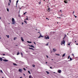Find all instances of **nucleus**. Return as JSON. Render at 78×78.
I'll return each mask as SVG.
<instances>
[{
    "label": "nucleus",
    "instance_id": "1",
    "mask_svg": "<svg viewBox=\"0 0 78 78\" xmlns=\"http://www.w3.org/2000/svg\"><path fill=\"white\" fill-rule=\"evenodd\" d=\"M66 37H67V35H66V34H65V36L63 38V41H61V45H62L63 44V45H65V43L66 42V41H64V39Z\"/></svg>",
    "mask_w": 78,
    "mask_h": 78
},
{
    "label": "nucleus",
    "instance_id": "2",
    "mask_svg": "<svg viewBox=\"0 0 78 78\" xmlns=\"http://www.w3.org/2000/svg\"><path fill=\"white\" fill-rule=\"evenodd\" d=\"M12 24H13V25H14V24L16 23V22L15 21V20H14V19L13 18L12 19Z\"/></svg>",
    "mask_w": 78,
    "mask_h": 78
},
{
    "label": "nucleus",
    "instance_id": "3",
    "mask_svg": "<svg viewBox=\"0 0 78 78\" xmlns=\"http://www.w3.org/2000/svg\"><path fill=\"white\" fill-rule=\"evenodd\" d=\"M46 37H44V39H50V38H49V37L48 36Z\"/></svg>",
    "mask_w": 78,
    "mask_h": 78
},
{
    "label": "nucleus",
    "instance_id": "4",
    "mask_svg": "<svg viewBox=\"0 0 78 78\" xmlns=\"http://www.w3.org/2000/svg\"><path fill=\"white\" fill-rule=\"evenodd\" d=\"M19 72H20L21 73H22V69H19Z\"/></svg>",
    "mask_w": 78,
    "mask_h": 78
},
{
    "label": "nucleus",
    "instance_id": "5",
    "mask_svg": "<svg viewBox=\"0 0 78 78\" xmlns=\"http://www.w3.org/2000/svg\"><path fill=\"white\" fill-rule=\"evenodd\" d=\"M69 58L70 59V60H69V61H72V58H71V57L70 58V56L69 55Z\"/></svg>",
    "mask_w": 78,
    "mask_h": 78
},
{
    "label": "nucleus",
    "instance_id": "6",
    "mask_svg": "<svg viewBox=\"0 0 78 78\" xmlns=\"http://www.w3.org/2000/svg\"><path fill=\"white\" fill-rule=\"evenodd\" d=\"M58 72L59 73H61V70H59L58 71Z\"/></svg>",
    "mask_w": 78,
    "mask_h": 78
},
{
    "label": "nucleus",
    "instance_id": "7",
    "mask_svg": "<svg viewBox=\"0 0 78 78\" xmlns=\"http://www.w3.org/2000/svg\"><path fill=\"white\" fill-rule=\"evenodd\" d=\"M3 61L5 62H7V61H8V60L6 59H3Z\"/></svg>",
    "mask_w": 78,
    "mask_h": 78
},
{
    "label": "nucleus",
    "instance_id": "8",
    "mask_svg": "<svg viewBox=\"0 0 78 78\" xmlns=\"http://www.w3.org/2000/svg\"><path fill=\"white\" fill-rule=\"evenodd\" d=\"M43 36L42 35H40L39 37H38V38H40V37H43Z\"/></svg>",
    "mask_w": 78,
    "mask_h": 78
},
{
    "label": "nucleus",
    "instance_id": "9",
    "mask_svg": "<svg viewBox=\"0 0 78 78\" xmlns=\"http://www.w3.org/2000/svg\"><path fill=\"white\" fill-rule=\"evenodd\" d=\"M64 2L65 3H67V1L65 0L64 1Z\"/></svg>",
    "mask_w": 78,
    "mask_h": 78
},
{
    "label": "nucleus",
    "instance_id": "10",
    "mask_svg": "<svg viewBox=\"0 0 78 78\" xmlns=\"http://www.w3.org/2000/svg\"><path fill=\"white\" fill-rule=\"evenodd\" d=\"M21 40L22 41H23H23H24V40L23 39V37H21Z\"/></svg>",
    "mask_w": 78,
    "mask_h": 78
},
{
    "label": "nucleus",
    "instance_id": "11",
    "mask_svg": "<svg viewBox=\"0 0 78 78\" xmlns=\"http://www.w3.org/2000/svg\"><path fill=\"white\" fill-rule=\"evenodd\" d=\"M65 55H66V53L64 54L62 56V57H63H63H64V56H65Z\"/></svg>",
    "mask_w": 78,
    "mask_h": 78
},
{
    "label": "nucleus",
    "instance_id": "12",
    "mask_svg": "<svg viewBox=\"0 0 78 78\" xmlns=\"http://www.w3.org/2000/svg\"><path fill=\"white\" fill-rule=\"evenodd\" d=\"M30 47H32V48H34V47L33 46V45H31L30 46Z\"/></svg>",
    "mask_w": 78,
    "mask_h": 78
},
{
    "label": "nucleus",
    "instance_id": "13",
    "mask_svg": "<svg viewBox=\"0 0 78 78\" xmlns=\"http://www.w3.org/2000/svg\"><path fill=\"white\" fill-rule=\"evenodd\" d=\"M0 60L1 61H3V58H0Z\"/></svg>",
    "mask_w": 78,
    "mask_h": 78
},
{
    "label": "nucleus",
    "instance_id": "14",
    "mask_svg": "<svg viewBox=\"0 0 78 78\" xmlns=\"http://www.w3.org/2000/svg\"><path fill=\"white\" fill-rule=\"evenodd\" d=\"M46 73H47V74H49V73H50L49 72H48V71H46Z\"/></svg>",
    "mask_w": 78,
    "mask_h": 78
},
{
    "label": "nucleus",
    "instance_id": "15",
    "mask_svg": "<svg viewBox=\"0 0 78 78\" xmlns=\"http://www.w3.org/2000/svg\"><path fill=\"white\" fill-rule=\"evenodd\" d=\"M56 51V49H53V51L55 52V51Z\"/></svg>",
    "mask_w": 78,
    "mask_h": 78
},
{
    "label": "nucleus",
    "instance_id": "16",
    "mask_svg": "<svg viewBox=\"0 0 78 78\" xmlns=\"http://www.w3.org/2000/svg\"><path fill=\"white\" fill-rule=\"evenodd\" d=\"M27 42L28 43H32L31 42V41H27Z\"/></svg>",
    "mask_w": 78,
    "mask_h": 78
},
{
    "label": "nucleus",
    "instance_id": "17",
    "mask_svg": "<svg viewBox=\"0 0 78 78\" xmlns=\"http://www.w3.org/2000/svg\"><path fill=\"white\" fill-rule=\"evenodd\" d=\"M72 45V42H70V43H69V45Z\"/></svg>",
    "mask_w": 78,
    "mask_h": 78
},
{
    "label": "nucleus",
    "instance_id": "18",
    "mask_svg": "<svg viewBox=\"0 0 78 78\" xmlns=\"http://www.w3.org/2000/svg\"><path fill=\"white\" fill-rule=\"evenodd\" d=\"M6 36L8 37V38H9V35H6Z\"/></svg>",
    "mask_w": 78,
    "mask_h": 78
},
{
    "label": "nucleus",
    "instance_id": "19",
    "mask_svg": "<svg viewBox=\"0 0 78 78\" xmlns=\"http://www.w3.org/2000/svg\"><path fill=\"white\" fill-rule=\"evenodd\" d=\"M48 44H49V43H48L47 44H46V46H48Z\"/></svg>",
    "mask_w": 78,
    "mask_h": 78
},
{
    "label": "nucleus",
    "instance_id": "20",
    "mask_svg": "<svg viewBox=\"0 0 78 78\" xmlns=\"http://www.w3.org/2000/svg\"><path fill=\"white\" fill-rule=\"evenodd\" d=\"M13 65H14V66H17V64H16V63H13Z\"/></svg>",
    "mask_w": 78,
    "mask_h": 78
},
{
    "label": "nucleus",
    "instance_id": "21",
    "mask_svg": "<svg viewBox=\"0 0 78 78\" xmlns=\"http://www.w3.org/2000/svg\"><path fill=\"white\" fill-rule=\"evenodd\" d=\"M19 54H20V53H19V51L18 52V53L17 54V55H19Z\"/></svg>",
    "mask_w": 78,
    "mask_h": 78
},
{
    "label": "nucleus",
    "instance_id": "22",
    "mask_svg": "<svg viewBox=\"0 0 78 78\" xmlns=\"http://www.w3.org/2000/svg\"><path fill=\"white\" fill-rule=\"evenodd\" d=\"M19 2V0H17L16 1V5H17V3H18V2Z\"/></svg>",
    "mask_w": 78,
    "mask_h": 78
},
{
    "label": "nucleus",
    "instance_id": "23",
    "mask_svg": "<svg viewBox=\"0 0 78 78\" xmlns=\"http://www.w3.org/2000/svg\"><path fill=\"white\" fill-rule=\"evenodd\" d=\"M16 39H17V37H14L13 39L14 41H15Z\"/></svg>",
    "mask_w": 78,
    "mask_h": 78
},
{
    "label": "nucleus",
    "instance_id": "24",
    "mask_svg": "<svg viewBox=\"0 0 78 78\" xmlns=\"http://www.w3.org/2000/svg\"><path fill=\"white\" fill-rule=\"evenodd\" d=\"M21 54L22 55V56H23V53H22V52H21Z\"/></svg>",
    "mask_w": 78,
    "mask_h": 78
},
{
    "label": "nucleus",
    "instance_id": "25",
    "mask_svg": "<svg viewBox=\"0 0 78 78\" xmlns=\"http://www.w3.org/2000/svg\"><path fill=\"white\" fill-rule=\"evenodd\" d=\"M7 10L8 12H9V9H8V8H7Z\"/></svg>",
    "mask_w": 78,
    "mask_h": 78
},
{
    "label": "nucleus",
    "instance_id": "26",
    "mask_svg": "<svg viewBox=\"0 0 78 78\" xmlns=\"http://www.w3.org/2000/svg\"><path fill=\"white\" fill-rule=\"evenodd\" d=\"M28 73H29L30 74H31V73H30V71H28Z\"/></svg>",
    "mask_w": 78,
    "mask_h": 78
},
{
    "label": "nucleus",
    "instance_id": "27",
    "mask_svg": "<svg viewBox=\"0 0 78 78\" xmlns=\"http://www.w3.org/2000/svg\"><path fill=\"white\" fill-rule=\"evenodd\" d=\"M26 13H27V12H25V13H23L24 15H25V14H26Z\"/></svg>",
    "mask_w": 78,
    "mask_h": 78
},
{
    "label": "nucleus",
    "instance_id": "28",
    "mask_svg": "<svg viewBox=\"0 0 78 78\" xmlns=\"http://www.w3.org/2000/svg\"><path fill=\"white\" fill-rule=\"evenodd\" d=\"M0 72H1V73H3V71H2V70H0Z\"/></svg>",
    "mask_w": 78,
    "mask_h": 78
},
{
    "label": "nucleus",
    "instance_id": "29",
    "mask_svg": "<svg viewBox=\"0 0 78 78\" xmlns=\"http://www.w3.org/2000/svg\"><path fill=\"white\" fill-rule=\"evenodd\" d=\"M32 66L33 67H35V65H33Z\"/></svg>",
    "mask_w": 78,
    "mask_h": 78
},
{
    "label": "nucleus",
    "instance_id": "30",
    "mask_svg": "<svg viewBox=\"0 0 78 78\" xmlns=\"http://www.w3.org/2000/svg\"><path fill=\"white\" fill-rule=\"evenodd\" d=\"M74 16H75V18H76V17H77V16H75V15H74Z\"/></svg>",
    "mask_w": 78,
    "mask_h": 78
},
{
    "label": "nucleus",
    "instance_id": "31",
    "mask_svg": "<svg viewBox=\"0 0 78 78\" xmlns=\"http://www.w3.org/2000/svg\"><path fill=\"white\" fill-rule=\"evenodd\" d=\"M53 51L51 50H50V53H52V52Z\"/></svg>",
    "mask_w": 78,
    "mask_h": 78
},
{
    "label": "nucleus",
    "instance_id": "32",
    "mask_svg": "<svg viewBox=\"0 0 78 78\" xmlns=\"http://www.w3.org/2000/svg\"><path fill=\"white\" fill-rule=\"evenodd\" d=\"M2 56L5 55V54H3L2 55Z\"/></svg>",
    "mask_w": 78,
    "mask_h": 78
},
{
    "label": "nucleus",
    "instance_id": "33",
    "mask_svg": "<svg viewBox=\"0 0 78 78\" xmlns=\"http://www.w3.org/2000/svg\"><path fill=\"white\" fill-rule=\"evenodd\" d=\"M48 12H50V9H49V8L48 9Z\"/></svg>",
    "mask_w": 78,
    "mask_h": 78
},
{
    "label": "nucleus",
    "instance_id": "34",
    "mask_svg": "<svg viewBox=\"0 0 78 78\" xmlns=\"http://www.w3.org/2000/svg\"><path fill=\"white\" fill-rule=\"evenodd\" d=\"M56 55H58V56H59V54H55Z\"/></svg>",
    "mask_w": 78,
    "mask_h": 78
},
{
    "label": "nucleus",
    "instance_id": "35",
    "mask_svg": "<svg viewBox=\"0 0 78 78\" xmlns=\"http://www.w3.org/2000/svg\"><path fill=\"white\" fill-rule=\"evenodd\" d=\"M29 48L30 49H33V48Z\"/></svg>",
    "mask_w": 78,
    "mask_h": 78
},
{
    "label": "nucleus",
    "instance_id": "36",
    "mask_svg": "<svg viewBox=\"0 0 78 78\" xmlns=\"http://www.w3.org/2000/svg\"><path fill=\"white\" fill-rule=\"evenodd\" d=\"M24 22H25V23H27V21H24Z\"/></svg>",
    "mask_w": 78,
    "mask_h": 78
},
{
    "label": "nucleus",
    "instance_id": "37",
    "mask_svg": "<svg viewBox=\"0 0 78 78\" xmlns=\"http://www.w3.org/2000/svg\"><path fill=\"white\" fill-rule=\"evenodd\" d=\"M8 5L9 6L10 5V3H8Z\"/></svg>",
    "mask_w": 78,
    "mask_h": 78
},
{
    "label": "nucleus",
    "instance_id": "38",
    "mask_svg": "<svg viewBox=\"0 0 78 78\" xmlns=\"http://www.w3.org/2000/svg\"><path fill=\"white\" fill-rule=\"evenodd\" d=\"M29 78H32V77H31V76H29Z\"/></svg>",
    "mask_w": 78,
    "mask_h": 78
},
{
    "label": "nucleus",
    "instance_id": "39",
    "mask_svg": "<svg viewBox=\"0 0 78 78\" xmlns=\"http://www.w3.org/2000/svg\"><path fill=\"white\" fill-rule=\"evenodd\" d=\"M23 70H24L25 71L26 70V69H25V68H23Z\"/></svg>",
    "mask_w": 78,
    "mask_h": 78
},
{
    "label": "nucleus",
    "instance_id": "40",
    "mask_svg": "<svg viewBox=\"0 0 78 78\" xmlns=\"http://www.w3.org/2000/svg\"><path fill=\"white\" fill-rule=\"evenodd\" d=\"M26 20H28V18H27L26 19Z\"/></svg>",
    "mask_w": 78,
    "mask_h": 78
},
{
    "label": "nucleus",
    "instance_id": "41",
    "mask_svg": "<svg viewBox=\"0 0 78 78\" xmlns=\"http://www.w3.org/2000/svg\"><path fill=\"white\" fill-rule=\"evenodd\" d=\"M74 12H75L74 11H73V14H74Z\"/></svg>",
    "mask_w": 78,
    "mask_h": 78
},
{
    "label": "nucleus",
    "instance_id": "42",
    "mask_svg": "<svg viewBox=\"0 0 78 78\" xmlns=\"http://www.w3.org/2000/svg\"><path fill=\"white\" fill-rule=\"evenodd\" d=\"M72 56H74V54H72Z\"/></svg>",
    "mask_w": 78,
    "mask_h": 78
},
{
    "label": "nucleus",
    "instance_id": "43",
    "mask_svg": "<svg viewBox=\"0 0 78 78\" xmlns=\"http://www.w3.org/2000/svg\"><path fill=\"white\" fill-rule=\"evenodd\" d=\"M50 69H52V67H50Z\"/></svg>",
    "mask_w": 78,
    "mask_h": 78
},
{
    "label": "nucleus",
    "instance_id": "44",
    "mask_svg": "<svg viewBox=\"0 0 78 78\" xmlns=\"http://www.w3.org/2000/svg\"><path fill=\"white\" fill-rule=\"evenodd\" d=\"M57 18L58 19V18H59V19H61V17H57Z\"/></svg>",
    "mask_w": 78,
    "mask_h": 78
},
{
    "label": "nucleus",
    "instance_id": "45",
    "mask_svg": "<svg viewBox=\"0 0 78 78\" xmlns=\"http://www.w3.org/2000/svg\"><path fill=\"white\" fill-rule=\"evenodd\" d=\"M9 1L10 2V3H11V0H9Z\"/></svg>",
    "mask_w": 78,
    "mask_h": 78
},
{
    "label": "nucleus",
    "instance_id": "46",
    "mask_svg": "<svg viewBox=\"0 0 78 78\" xmlns=\"http://www.w3.org/2000/svg\"><path fill=\"white\" fill-rule=\"evenodd\" d=\"M46 20L48 19V20H49V19L48 18H46Z\"/></svg>",
    "mask_w": 78,
    "mask_h": 78
},
{
    "label": "nucleus",
    "instance_id": "47",
    "mask_svg": "<svg viewBox=\"0 0 78 78\" xmlns=\"http://www.w3.org/2000/svg\"><path fill=\"white\" fill-rule=\"evenodd\" d=\"M46 56H47V58H48V55H46Z\"/></svg>",
    "mask_w": 78,
    "mask_h": 78
},
{
    "label": "nucleus",
    "instance_id": "48",
    "mask_svg": "<svg viewBox=\"0 0 78 78\" xmlns=\"http://www.w3.org/2000/svg\"><path fill=\"white\" fill-rule=\"evenodd\" d=\"M34 42L35 45H36V43H35V42Z\"/></svg>",
    "mask_w": 78,
    "mask_h": 78
},
{
    "label": "nucleus",
    "instance_id": "49",
    "mask_svg": "<svg viewBox=\"0 0 78 78\" xmlns=\"http://www.w3.org/2000/svg\"><path fill=\"white\" fill-rule=\"evenodd\" d=\"M23 75H24V76H25V74L23 73Z\"/></svg>",
    "mask_w": 78,
    "mask_h": 78
},
{
    "label": "nucleus",
    "instance_id": "50",
    "mask_svg": "<svg viewBox=\"0 0 78 78\" xmlns=\"http://www.w3.org/2000/svg\"><path fill=\"white\" fill-rule=\"evenodd\" d=\"M22 25H23V23H22Z\"/></svg>",
    "mask_w": 78,
    "mask_h": 78
},
{
    "label": "nucleus",
    "instance_id": "51",
    "mask_svg": "<svg viewBox=\"0 0 78 78\" xmlns=\"http://www.w3.org/2000/svg\"><path fill=\"white\" fill-rule=\"evenodd\" d=\"M60 12H62V11H61V10H60Z\"/></svg>",
    "mask_w": 78,
    "mask_h": 78
},
{
    "label": "nucleus",
    "instance_id": "52",
    "mask_svg": "<svg viewBox=\"0 0 78 78\" xmlns=\"http://www.w3.org/2000/svg\"><path fill=\"white\" fill-rule=\"evenodd\" d=\"M62 15H60L61 17L62 16Z\"/></svg>",
    "mask_w": 78,
    "mask_h": 78
},
{
    "label": "nucleus",
    "instance_id": "53",
    "mask_svg": "<svg viewBox=\"0 0 78 78\" xmlns=\"http://www.w3.org/2000/svg\"><path fill=\"white\" fill-rule=\"evenodd\" d=\"M20 78H22V77H20Z\"/></svg>",
    "mask_w": 78,
    "mask_h": 78
},
{
    "label": "nucleus",
    "instance_id": "54",
    "mask_svg": "<svg viewBox=\"0 0 78 78\" xmlns=\"http://www.w3.org/2000/svg\"><path fill=\"white\" fill-rule=\"evenodd\" d=\"M67 45H69V43H68L67 44Z\"/></svg>",
    "mask_w": 78,
    "mask_h": 78
},
{
    "label": "nucleus",
    "instance_id": "55",
    "mask_svg": "<svg viewBox=\"0 0 78 78\" xmlns=\"http://www.w3.org/2000/svg\"><path fill=\"white\" fill-rule=\"evenodd\" d=\"M76 44V45H78V44Z\"/></svg>",
    "mask_w": 78,
    "mask_h": 78
},
{
    "label": "nucleus",
    "instance_id": "56",
    "mask_svg": "<svg viewBox=\"0 0 78 78\" xmlns=\"http://www.w3.org/2000/svg\"><path fill=\"white\" fill-rule=\"evenodd\" d=\"M46 64H47V62H46Z\"/></svg>",
    "mask_w": 78,
    "mask_h": 78
},
{
    "label": "nucleus",
    "instance_id": "57",
    "mask_svg": "<svg viewBox=\"0 0 78 78\" xmlns=\"http://www.w3.org/2000/svg\"><path fill=\"white\" fill-rule=\"evenodd\" d=\"M54 73H55V72H54Z\"/></svg>",
    "mask_w": 78,
    "mask_h": 78
},
{
    "label": "nucleus",
    "instance_id": "58",
    "mask_svg": "<svg viewBox=\"0 0 78 78\" xmlns=\"http://www.w3.org/2000/svg\"><path fill=\"white\" fill-rule=\"evenodd\" d=\"M68 59H69V57H68Z\"/></svg>",
    "mask_w": 78,
    "mask_h": 78
},
{
    "label": "nucleus",
    "instance_id": "59",
    "mask_svg": "<svg viewBox=\"0 0 78 78\" xmlns=\"http://www.w3.org/2000/svg\"><path fill=\"white\" fill-rule=\"evenodd\" d=\"M0 19H1V17H0Z\"/></svg>",
    "mask_w": 78,
    "mask_h": 78
},
{
    "label": "nucleus",
    "instance_id": "60",
    "mask_svg": "<svg viewBox=\"0 0 78 78\" xmlns=\"http://www.w3.org/2000/svg\"><path fill=\"white\" fill-rule=\"evenodd\" d=\"M33 50H34V49H33Z\"/></svg>",
    "mask_w": 78,
    "mask_h": 78
},
{
    "label": "nucleus",
    "instance_id": "61",
    "mask_svg": "<svg viewBox=\"0 0 78 78\" xmlns=\"http://www.w3.org/2000/svg\"><path fill=\"white\" fill-rule=\"evenodd\" d=\"M51 60H53V59H52Z\"/></svg>",
    "mask_w": 78,
    "mask_h": 78
},
{
    "label": "nucleus",
    "instance_id": "62",
    "mask_svg": "<svg viewBox=\"0 0 78 78\" xmlns=\"http://www.w3.org/2000/svg\"><path fill=\"white\" fill-rule=\"evenodd\" d=\"M26 17H28V16H27Z\"/></svg>",
    "mask_w": 78,
    "mask_h": 78
},
{
    "label": "nucleus",
    "instance_id": "63",
    "mask_svg": "<svg viewBox=\"0 0 78 78\" xmlns=\"http://www.w3.org/2000/svg\"><path fill=\"white\" fill-rule=\"evenodd\" d=\"M57 23H58V22H57Z\"/></svg>",
    "mask_w": 78,
    "mask_h": 78
},
{
    "label": "nucleus",
    "instance_id": "64",
    "mask_svg": "<svg viewBox=\"0 0 78 78\" xmlns=\"http://www.w3.org/2000/svg\"><path fill=\"white\" fill-rule=\"evenodd\" d=\"M2 78H4L3 77H2Z\"/></svg>",
    "mask_w": 78,
    "mask_h": 78
}]
</instances>
